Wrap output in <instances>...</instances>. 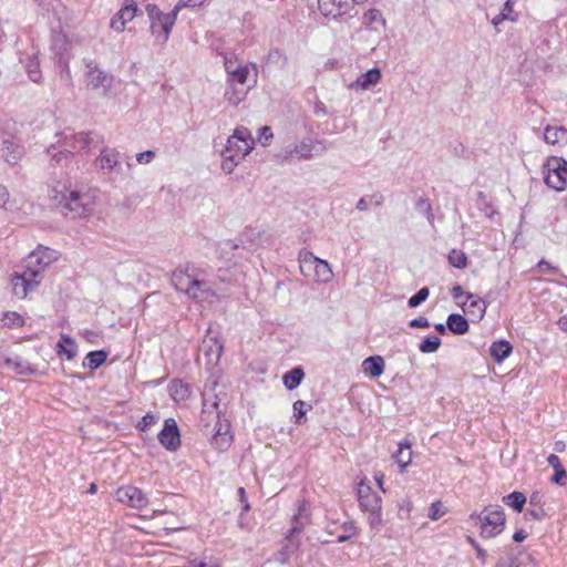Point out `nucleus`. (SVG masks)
I'll return each mask as SVG.
<instances>
[{
    "label": "nucleus",
    "mask_w": 567,
    "mask_h": 567,
    "mask_svg": "<svg viewBox=\"0 0 567 567\" xmlns=\"http://www.w3.org/2000/svg\"><path fill=\"white\" fill-rule=\"evenodd\" d=\"M52 199L60 209V213L71 219L86 217L93 210L91 196L76 190L56 193Z\"/></svg>",
    "instance_id": "f257e3e1"
},
{
    "label": "nucleus",
    "mask_w": 567,
    "mask_h": 567,
    "mask_svg": "<svg viewBox=\"0 0 567 567\" xmlns=\"http://www.w3.org/2000/svg\"><path fill=\"white\" fill-rule=\"evenodd\" d=\"M328 150L326 140L303 137L296 144L287 145L277 157L281 163L309 161L323 155Z\"/></svg>",
    "instance_id": "f03ea898"
},
{
    "label": "nucleus",
    "mask_w": 567,
    "mask_h": 567,
    "mask_svg": "<svg viewBox=\"0 0 567 567\" xmlns=\"http://www.w3.org/2000/svg\"><path fill=\"white\" fill-rule=\"evenodd\" d=\"M470 519L480 526L483 538H493L502 534L505 528L506 516L499 505H488L481 513H472Z\"/></svg>",
    "instance_id": "7ed1b4c3"
},
{
    "label": "nucleus",
    "mask_w": 567,
    "mask_h": 567,
    "mask_svg": "<svg viewBox=\"0 0 567 567\" xmlns=\"http://www.w3.org/2000/svg\"><path fill=\"white\" fill-rule=\"evenodd\" d=\"M308 518L307 504L301 502L298 506V513L293 515L291 519L292 527L286 535L285 543L280 550L275 554V561L279 564H286L290 557L299 549L301 542L296 538V535L302 533L305 528L303 519Z\"/></svg>",
    "instance_id": "20e7f679"
},
{
    "label": "nucleus",
    "mask_w": 567,
    "mask_h": 567,
    "mask_svg": "<svg viewBox=\"0 0 567 567\" xmlns=\"http://www.w3.org/2000/svg\"><path fill=\"white\" fill-rule=\"evenodd\" d=\"M544 182L556 192L565 190L567 187V161L558 156L548 157L544 164Z\"/></svg>",
    "instance_id": "39448f33"
},
{
    "label": "nucleus",
    "mask_w": 567,
    "mask_h": 567,
    "mask_svg": "<svg viewBox=\"0 0 567 567\" xmlns=\"http://www.w3.org/2000/svg\"><path fill=\"white\" fill-rule=\"evenodd\" d=\"M300 270L305 276L313 270V278L318 282H329L332 279V270L328 261L315 256L311 251H301L299 255Z\"/></svg>",
    "instance_id": "423d86ee"
},
{
    "label": "nucleus",
    "mask_w": 567,
    "mask_h": 567,
    "mask_svg": "<svg viewBox=\"0 0 567 567\" xmlns=\"http://www.w3.org/2000/svg\"><path fill=\"white\" fill-rule=\"evenodd\" d=\"M56 137L58 146L66 152L70 157H72L75 152L86 150L93 143L91 132L75 133L72 128H65L64 131L58 133Z\"/></svg>",
    "instance_id": "0eeeda50"
},
{
    "label": "nucleus",
    "mask_w": 567,
    "mask_h": 567,
    "mask_svg": "<svg viewBox=\"0 0 567 567\" xmlns=\"http://www.w3.org/2000/svg\"><path fill=\"white\" fill-rule=\"evenodd\" d=\"M203 416H207L208 419L210 416H214L217 421L220 420V416L223 414V410L215 405L214 403L203 401ZM228 424L223 425L220 422H217L215 426V434L213 436V444L216 449L220 451L227 450V447L230 445L231 436L228 435Z\"/></svg>",
    "instance_id": "6e6552de"
},
{
    "label": "nucleus",
    "mask_w": 567,
    "mask_h": 567,
    "mask_svg": "<svg viewBox=\"0 0 567 567\" xmlns=\"http://www.w3.org/2000/svg\"><path fill=\"white\" fill-rule=\"evenodd\" d=\"M58 259V251L50 248L39 247L32 251L25 259L27 275L38 277L44 269Z\"/></svg>",
    "instance_id": "1a4fd4ad"
},
{
    "label": "nucleus",
    "mask_w": 567,
    "mask_h": 567,
    "mask_svg": "<svg viewBox=\"0 0 567 567\" xmlns=\"http://www.w3.org/2000/svg\"><path fill=\"white\" fill-rule=\"evenodd\" d=\"M83 62L86 68L87 86L92 90L102 89V95H109L113 84V76L99 69L91 59H84Z\"/></svg>",
    "instance_id": "9d476101"
},
{
    "label": "nucleus",
    "mask_w": 567,
    "mask_h": 567,
    "mask_svg": "<svg viewBox=\"0 0 567 567\" xmlns=\"http://www.w3.org/2000/svg\"><path fill=\"white\" fill-rule=\"evenodd\" d=\"M255 142L247 127H237L227 140V152L236 153V156L245 157L254 148Z\"/></svg>",
    "instance_id": "9b49d317"
},
{
    "label": "nucleus",
    "mask_w": 567,
    "mask_h": 567,
    "mask_svg": "<svg viewBox=\"0 0 567 567\" xmlns=\"http://www.w3.org/2000/svg\"><path fill=\"white\" fill-rule=\"evenodd\" d=\"M116 501L135 509H143L148 504L147 496L136 486L118 487L115 492Z\"/></svg>",
    "instance_id": "f8f14e48"
},
{
    "label": "nucleus",
    "mask_w": 567,
    "mask_h": 567,
    "mask_svg": "<svg viewBox=\"0 0 567 567\" xmlns=\"http://www.w3.org/2000/svg\"><path fill=\"white\" fill-rule=\"evenodd\" d=\"M50 49L54 54L56 64L65 71L68 74L69 70V40L64 33L61 31L53 30L51 34V45Z\"/></svg>",
    "instance_id": "ddd939ff"
},
{
    "label": "nucleus",
    "mask_w": 567,
    "mask_h": 567,
    "mask_svg": "<svg viewBox=\"0 0 567 567\" xmlns=\"http://www.w3.org/2000/svg\"><path fill=\"white\" fill-rule=\"evenodd\" d=\"M318 8L321 14L327 18L337 19L343 16L353 17L354 10L350 0H318Z\"/></svg>",
    "instance_id": "4468645a"
},
{
    "label": "nucleus",
    "mask_w": 567,
    "mask_h": 567,
    "mask_svg": "<svg viewBox=\"0 0 567 567\" xmlns=\"http://www.w3.org/2000/svg\"><path fill=\"white\" fill-rule=\"evenodd\" d=\"M140 9L135 0H124L121 9L112 17L110 28L116 32H123L127 22L132 21Z\"/></svg>",
    "instance_id": "2eb2a0df"
},
{
    "label": "nucleus",
    "mask_w": 567,
    "mask_h": 567,
    "mask_svg": "<svg viewBox=\"0 0 567 567\" xmlns=\"http://www.w3.org/2000/svg\"><path fill=\"white\" fill-rule=\"evenodd\" d=\"M96 165L107 174L111 173H123V167L121 163V153L111 147H103L100 152V155L95 159Z\"/></svg>",
    "instance_id": "dca6fc26"
},
{
    "label": "nucleus",
    "mask_w": 567,
    "mask_h": 567,
    "mask_svg": "<svg viewBox=\"0 0 567 567\" xmlns=\"http://www.w3.org/2000/svg\"><path fill=\"white\" fill-rule=\"evenodd\" d=\"M157 439L168 451H176L181 446V434L174 419L169 417L164 421V426L159 431Z\"/></svg>",
    "instance_id": "f3484780"
},
{
    "label": "nucleus",
    "mask_w": 567,
    "mask_h": 567,
    "mask_svg": "<svg viewBox=\"0 0 567 567\" xmlns=\"http://www.w3.org/2000/svg\"><path fill=\"white\" fill-rule=\"evenodd\" d=\"M358 501L359 506L363 512L370 509H382V499L381 497L372 489L370 484L361 481L358 484Z\"/></svg>",
    "instance_id": "a211bd4d"
},
{
    "label": "nucleus",
    "mask_w": 567,
    "mask_h": 567,
    "mask_svg": "<svg viewBox=\"0 0 567 567\" xmlns=\"http://www.w3.org/2000/svg\"><path fill=\"white\" fill-rule=\"evenodd\" d=\"M0 157L11 165L17 164L22 157V147L10 134L0 133Z\"/></svg>",
    "instance_id": "6ab92c4d"
},
{
    "label": "nucleus",
    "mask_w": 567,
    "mask_h": 567,
    "mask_svg": "<svg viewBox=\"0 0 567 567\" xmlns=\"http://www.w3.org/2000/svg\"><path fill=\"white\" fill-rule=\"evenodd\" d=\"M13 293L23 299L27 297L30 290H33L38 287L39 281L35 280V277H31L27 275V270L22 274H14L11 279Z\"/></svg>",
    "instance_id": "aec40b11"
},
{
    "label": "nucleus",
    "mask_w": 567,
    "mask_h": 567,
    "mask_svg": "<svg viewBox=\"0 0 567 567\" xmlns=\"http://www.w3.org/2000/svg\"><path fill=\"white\" fill-rule=\"evenodd\" d=\"M177 9L178 7L173 10L172 12L167 13L165 17H162L159 20H154L151 22V30L152 33L159 37L162 34L163 42L167 41L171 30L176 21L177 18Z\"/></svg>",
    "instance_id": "412c9836"
},
{
    "label": "nucleus",
    "mask_w": 567,
    "mask_h": 567,
    "mask_svg": "<svg viewBox=\"0 0 567 567\" xmlns=\"http://www.w3.org/2000/svg\"><path fill=\"white\" fill-rule=\"evenodd\" d=\"M173 284L175 288L178 291L185 292L188 297L190 296L192 289H194V286L198 287L200 286V282L198 279L192 278L185 271H174L172 277ZM204 284H202L203 286Z\"/></svg>",
    "instance_id": "4be33fe9"
},
{
    "label": "nucleus",
    "mask_w": 567,
    "mask_h": 567,
    "mask_svg": "<svg viewBox=\"0 0 567 567\" xmlns=\"http://www.w3.org/2000/svg\"><path fill=\"white\" fill-rule=\"evenodd\" d=\"M381 80V71L378 68L370 69L365 73L360 74L357 80L351 83L350 87L354 90H368Z\"/></svg>",
    "instance_id": "5701e85b"
},
{
    "label": "nucleus",
    "mask_w": 567,
    "mask_h": 567,
    "mask_svg": "<svg viewBox=\"0 0 567 567\" xmlns=\"http://www.w3.org/2000/svg\"><path fill=\"white\" fill-rule=\"evenodd\" d=\"M528 503L530 508L527 511L526 515L536 520H542L547 516V513L544 508V494L538 491L533 492L529 496Z\"/></svg>",
    "instance_id": "b1692460"
},
{
    "label": "nucleus",
    "mask_w": 567,
    "mask_h": 567,
    "mask_svg": "<svg viewBox=\"0 0 567 567\" xmlns=\"http://www.w3.org/2000/svg\"><path fill=\"white\" fill-rule=\"evenodd\" d=\"M544 140L547 144L564 146L567 144V128L548 125L544 131Z\"/></svg>",
    "instance_id": "393cba45"
},
{
    "label": "nucleus",
    "mask_w": 567,
    "mask_h": 567,
    "mask_svg": "<svg viewBox=\"0 0 567 567\" xmlns=\"http://www.w3.org/2000/svg\"><path fill=\"white\" fill-rule=\"evenodd\" d=\"M56 353L61 357L64 355L68 360L74 359L78 353L75 340L68 334H61L56 344Z\"/></svg>",
    "instance_id": "a878e982"
},
{
    "label": "nucleus",
    "mask_w": 567,
    "mask_h": 567,
    "mask_svg": "<svg viewBox=\"0 0 567 567\" xmlns=\"http://www.w3.org/2000/svg\"><path fill=\"white\" fill-rule=\"evenodd\" d=\"M384 360L380 355H371L363 360V371L372 378L380 377L384 371Z\"/></svg>",
    "instance_id": "bb28decb"
},
{
    "label": "nucleus",
    "mask_w": 567,
    "mask_h": 567,
    "mask_svg": "<svg viewBox=\"0 0 567 567\" xmlns=\"http://www.w3.org/2000/svg\"><path fill=\"white\" fill-rule=\"evenodd\" d=\"M512 351L513 347L507 340L495 341L489 347V354L497 363L504 361Z\"/></svg>",
    "instance_id": "cd10ccee"
},
{
    "label": "nucleus",
    "mask_w": 567,
    "mask_h": 567,
    "mask_svg": "<svg viewBox=\"0 0 567 567\" xmlns=\"http://www.w3.org/2000/svg\"><path fill=\"white\" fill-rule=\"evenodd\" d=\"M446 327L451 332L458 336L465 334L470 329L466 318L458 313H451L447 317Z\"/></svg>",
    "instance_id": "c85d7f7f"
},
{
    "label": "nucleus",
    "mask_w": 567,
    "mask_h": 567,
    "mask_svg": "<svg viewBox=\"0 0 567 567\" xmlns=\"http://www.w3.org/2000/svg\"><path fill=\"white\" fill-rule=\"evenodd\" d=\"M200 284H204L203 286H194V289H192L189 298L193 300L203 302V301H210L214 297H216V292L213 289V287L205 280H199Z\"/></svg>",
    "instance_id": "c756f323"
},
{
    "label": "nucleus",
    "mask_w": 567,
    "mask_h": 567,
    "mask_svg": "<svg viewBox=\"0 0 567 567\" xmlns=\"http://www.w3.org/2000/svg\"><path fill=\"white\" fill-rule=\"evenodd\" d=\"M395 462L400 465L401 472L411 463L412 461V451L411 443L408 440H404L399 443V450L393 455Z\"/></svg>",
    "instance_id": "7c9ffc66"
},
{
    "label": "nucleus",
    "mask_w": 567,
    "mask_h": 567,
    "mask_svg": "<svg viewBox=\"0 0 567 567\" xmlns=\"http://www.w3.org/2000/svg\"><path fill=\"white\" fill-rule=\"evenodd\" d=\"M305 378V371L301 367H296L284 374L282 382L288 390H295Z\"/></svg>",
    "instance_id": "2f4dec72"
},
{
    "label": "nucleus",
    "mask_w": 567,
    "mask_h": 567,
    "mask_svg": "<svg viewBox=\"0 0 567 567\" xmlns=\"http://www.w3.org/2000/svg\"><path fill=\"white\" fill-rule=\"evenodd\" d=\"M466 299L471 300L468 306L470 315L474 316L477 320L483 319L486 312V302L471 292L466 293Z\"/></svg>",
    "instance_id": "473e14b6"
},
{
    "label": "nucleus",
    "mask_w": 567,
    "mask_h": 567,
    "mask_svg": "<svg viewBox=\"0 0 567 567\" xmlns=\"http://www.w3.org/2000/svg\"><path fill=\"white\" fill-rule=\"evenodd\" d=\"M526 496L524 493L514 491L511 494L503 497V503L512 507L515 512L520 513L526 504Z\"/></svg>",
    "instance_id": "72a5a7b5"
},
{
    "label": "nucleus",
    "mask_w": 567,
    "mask_h": 567,
    "mask_svg": "<svg viewBox=\"0 0 567 567\" xmlns=\"http://www.w3.org/2000/svg\"><path fill=\"white\" fill-rule=\"evenodd\" d=\"M106 359H107L106 351H104V350L91 351L86 354L83 364L86 365L90 370H96L102 364H104Z\"/></svg>",
    "instance_id": "f704fd0d"
},
{
    "label": "nucleus",
    "mask_w": 567,
    "mask_h": 567,
    "mask_svg": "<svg viewBox=\"0 0 567 567\" xmlns=\"http://www.w3.org/2000/svg\"><path fill=\"white\" fill-rule=\"evenodd\" d=\"M547 462L555 471L554 475L551 476V482L560 484L561 481L567 477L566 470L561 465L560 458L556 454H549Z\"/></svg>",
    "instance_id": "c9c22d12"
},
{
    "label": "nucleus",
    "mask_w": 567,
    "mask_h": 567,
    "mask_svg": "<svg viewBox=\"0 0 567 567\" xmlns=\"http://www.w3.org/2000/svg\"><path fill=\"white\" fill-rule=\"evenodd\" d=\"M169 393L175 401L185 400L189 395V389L181 380H173L169 384Z\"/></svg>",
    "instance_id": "e433bc0d"
},
{
    "label": "nucleus",
    "mask_w": 567,
    "mask_h": 567,
    "mask_svg": "<svg viewBox=\"0 0 567 567\" xmlns=\"http://www.w3.org/2000/svg\"><path fill=\"white\" fill-rule=\"evenodd\" d=\"M449 264L457 269L467 267L468 258L466 254L460 249H452L447 256Z\"/></svg>",
    "instance_id": "4c0bfd02"
},
{
    "label": "nucleus",
    "mask_w": 567,
    "mask_h": 567,
    "mask_svg": "<svg viewBox=\"0 0 567 567\" xmlns=\"http://www.w3.org/2000/svg\"><path fill=\"white\" fill-rule=\"evenodd\" d=\"M3 327L7 328H21L24 324V319L16 311H7L0 319Z\"/></svg>",
    "instance_id": "58836bf2"
},
{
    "label": "nucleus",
    "mask_w": 567,
    "mask_h": 567,
    "mask_svg": "<svg viewBox=\"0 0 567 567\" xmlns=\"http://www.w3.org/2000/svg\"><path fill=\"white\" fill-rule=\"evenodd\" d=\"M25 69L29 79L34 83H40L42 75L40 70V62L37 55H32L29 59Z\"/></svg>",
    "instance_id": "ea45409f"
},
{
    "label": "nucleus",
    "mask_w": 567,
    "mask_h": 567,
    "mask_svg": "<svg viewBox=\"0 0 567 567\" xmlns=\"http://www.w3.org/2000/svg\"><path fill=\"white\" fill-rule=\"evenodd\" d=\"M55 150H56L55 145H51L48 148V153L52 155V157H51V165L52 166H64V165H66L70 162V159H71L69 154L66 152H64L61 147H59V151L53 152Z\"/></svg>",
    "instance_id": "a19ab883"
},
{
    "label": "nucleus",
    "mask_w": 567,
    "mask_h": 567,
    "mask_svg": "<svg viewBox=\"0 0 567 567\" xmlns=\"http://www.w3.org/2000/svg\"><path fill=\"white\" fill-rule=\"evenodd\" d=\"M477 207L488 218H492L497 213L494 205L488 200L487 195L483 192L477 194Z\"/></svg>",
    "instance_id": "79ce46f5"
},
{
    "label": "nucleus",
    "mask_w": 567,
    "mask_h": 567,
    "mask_svg": "<svg viewBox=\"0 0 567 567\" xmlns=\"http://www.w3.org/2000/svg\"><path fill=\"white\" fill-rule=\"evenodd\" d=\"M442 341L439 337L430 336L423 339V341L419 344V350L422 353H433L439 350Z\"/></svg>",
    "instance_id": "37998d69"
},
{
    "label": "nucleus",
    "mask_w": 567,
    "mask_h": 567,
    "mask_svg": "<svg viewBox=\"0 0 567 567\" xmlns=\"http://www.w3.org/2000/svg\"><path fill=\"white\" fill-rule=\"evenodd\" d=\"M415 208L420 214H422L426 217L427 221L431 225L434 224V214H433L432 205L427 198H425V197L419 198L415 203Z\"/></svg>",
    "instance_id": "c03bdc74"
},
{
    "label": "nucleus",
    "mask_w": 567,
    "mask_h": 567,
    "mask_svg": "<svg viewBox=\"0 0 567 567\" xmlns=\"http://www.w3.org/2000/svg\"><path fill=\"white\" fill-rule=\"evenodd\" d=\"M267 62L284 69L287 65L288 59L280 49L275 48L268 52Z\"/></svg>",
    "instance_id": "a18cd8bd"
},
{
    "label": "nucleus",
    "mask_w": 567,
    "mask_h": 567,
    "mask_svg": "<svg viewBox=\"0 0 567 567\" xmlns=\"http://www.w3.org/2000/svg\"><path fill=\"white\" fill-rule=\"evenodd\" d=\"M226 71L230 76V80L239 84H245L249 74L247 66H238L235 70L230 69V65L226 63Z\"/></svg>",
    "instance_id": "49530a36"
},
{
    "label": "nucleus",
    "mask_w": 567,
    "mask_h": 567,
    "mask_svg": "<svg viewBox=\"0 0 567 567\" xmlns=\"http://www.w3.org/2000/svg\"><path fill=\"white\" fill-rule=\"evenodd\" d=\"M362 23L368 28H372L374 23H381L382 25H384L385 20L383 19L380 10L370 9L363 14Z\"/></svg>",
    "instance_id": "de8ad7c7"
},
{
    "label": "nucleus",
    "mask_w": 567,
    "mask_h": 567,
    "mask_svg": "<svg viewBox=\"0 0 567 567\" xmlns=\"http://www.w3.org/2000/svg\"><path fill=\"white\" fill-rule=\"evenodd\" d=\"M217 381H213L212 383H206L202 393L203 401L214 403L219 406V402H217Z\"/></svg>",
    "instance_id": "09e8293b"
},
{
    "label": "nucleus",
    "mask_w": 567,
    "mask_h": 567,
    "mask_svg": "<svg viewBox=\"0 0 567 567\" xmlns=\"http://www.w3.org/2000/svg\"><path fill=\"white\" fill-rule=\"evenodd\" d=\"M292 409H293V415L296 417V423L301 424L302 423L301 419L305 417L307 411L311 410L312 406L302 400H297L293 403Z\"/></svg>",
    "instance_id": "8fccbe9b"
},
{
    "label": "nucleus",
    "mask_w": 567,
    "mask_h": 567,
    "mask_svg": "<svg viewBox=\"0 0 567 567\" xmlns=\"http://www.w3.org/2000/svg\"><path fill=\"white\" fill-rule=\"evenodd\" d=\"M430 295V290L427 287L421 288L415 295H413L409 301L408 305L410 308H416L422 302H424Z\"/></svg>",
    "instance_id": "3c124183"
},
{
    "label": "nucleus",
    "mask_w": 567,
    "mask_h": 567,
    "mask_svg": "<svg viewBox=\"0 0 567 567\" xmlns=\"http://www.w3.org/2000/svg\"><path fill=\"white\" fill-rule=\"evenodd\" d=\"M367 512L369 513L368 522L370 527L373 529H379L382 525L381 509H370Z\"/></svg>",
    "instance_id": "603ef678"
},
{
    "label": "nucleus",
    "mask_w": 567,
    "mask_h": 567,
    "mask_svg": "<svg viewBox=\"0 0 567 567\" xmlns=\"http://www.w3.org/2000/svg\"><path fill=\"white\" fill-rule=\"evenodd\" d=\"M501 13H506V20H509L512 22H516L518 19V14L514 13V2L513 0H506L503 4Z\"/></svg>",
    "instance_id": "864d4df0"
},
{
    "label": "nucleus",
    "mask_w": 567,
    "mask_h": 567,
    "mask_svg": "<svg viewBox=\"0 0 567 567\" xmlns=\"http://www.w3.org/2000/svg\"><path fill=\"white\" fill-rule=\"evenodd\" d=\"M156 422H157V416L152 413H147L137 423V429L141 431H146L151 426H153Z\"/></svg>",
    "instance_id": "5fc2aeb1"
},
{
    "label": "nucleus",
    "mask_w": 567,
    "mask_h": 567,
    "mask_svg": "<svg viewBox=\"0 0 567 567\" xmlns=\"http://www.w3.org/2000/svg\"><path fill=\"white\" fill-rule=\"evenodd\" d=\"M146 12L150 18V21L159 20L162 17H165L167 13L162 12L156 4L148 3L146 6Z\"/></svg>",
    "instance_id": "6e6d98bb"
},
{
    "label": "nucleus",
    "mask_w": 567,
    "mask_h": 567,
    "mask_svg": "<svg viewBox=\"0 0 567 567\" xmlns=\"http://www.w3.org/2000/svg\"><path fill=\"white\" fill-rule=\"evenodd\" d=\"M444 515V511H442V503L435 502L432 503L429 509V518L432 520H437Z\"/></svg>",
    "instance_id": "4d7b16f0"
},
{
    "label": "nucleus",
    "mask_w": 567,
    "mask_h": 567,
    "mask_svg": "<svg viewBox=\"0 0 567 567\" xmlns=\"http://www.w3.org/2000/svg\"><path fill=\"white\" fill-rule=\"evenodd\" d=\"M467 542L471 544L474 550H476L477 558L484 564L487 557L485 549H483L472 536H467Z\"/></svg>",
    "instance_id": "13d9d810"
},
{
    "label": "nucleus",
    "mask_w": 567,
    "mask_h": 567,
    "mask_svg": "<svg viewBox=\"0 0 567 567\" xmlns=\"http://www.w3.org/2000/svg\"><path fill=\"white\" fill-rule=\"evenodd\" d=\"M233 280L234 279H233L231 275L229 274L228 269L219 268L214 284L216 285L217 281L230 284V282H233Z\"/></svg>",
    "instance_id": "bf43d9fd"
},
{
    "label": "nucleus",
    "mask_w": 567,
    "mask_h": 567,
    "mask_svg": "<svg viewBox=\"0 0 567 567\" xmlns=\"http://www.w3.org/2000/svg\"><path fill=\"white\" fill-rule=\"evenodd\" d=\"M155 157V152L154 151H145V152H142V153H138L136 155V161L140 163V164H148L151 163Z\"/></svg>",
    "instance_id": "052dcab7"
},
{
    "label": "nucleus",
    "mask_w": 567,
    "mask_h": 567,
    "mask_svg": "<svg viewBox=\"0 0 567 567\" xmlns=\"http://www.w3.org/2000/svg\"><path fill=\"white\" fill-rule=\"evenodd\" d=\"M409 326L411 328H429L430 327V321L426 317H417V318H414L412 319L410 322H409Z\"/></svg>",
    "instance_id": "680f3d73"
},
{
    "label": "nucleus",
    "mask_w": 567,
    "mask_h": 567,
    "mask_svg": "<svg viewBox=\"0 0 567 567\" xmlns=\"http://www.w3.org/2000/svg\"><path fill=\"white\" fill-rule=\"evenodd\" d=\"M274 137L272 131L270 126H262L259 128V138L265 140L262 143L264 145H267V142L270 141Z\"/></svg>",
    "instance_id": "e2e57ef3"
},
{
    "label": "nucleus",
    "mask_w": 567,
    "mask_h": 567,
    "mask_svg": "<svg viewBox=\"0 0 567 567\" xmlns=\"http://www.w3.org/2000/svg\"><path fill=\"white\" fill-rule=\"evenodd\" d=\"M14 370L17 371V373L23 375L32 374L34 372V369L30 368L29 365H24L21 362H14Z\"/></svg>",
    "instance_id": "0e129e2a"
},
{
    "label": "nucleus",
    "mask_w": 567,
    "mask_h": 567,
    "mask_svg": "<svg viewBox=\"0 0 567 567\" xmlns=\"http://www.w3.org/2000/svg\"><path fill=\"white\" fill-rule=\"evenodd\" d=\"M238 495H239V499L243 504V513L248 512L250 509V505L248 503L246 491L244 487L238 488Z\"/></svg>",
    "instance_id": "69168bd1"
},
{
    "label": "nucleus",
    "mask_w": 567,
    "mask_h": 567,
    "mask_svg": "<svg viewBox=\"0 0 567 567\" xmlns=\"http://www.w3.org/2000/svg\"><path fill=\"white\" fill-rule=\"evenodd\" d=\"M496 567H518V564L515 558H501L497 561Z\"/></svg>",
    "instance_id": "338daca9"
},
{
    "label": "nucleus",
    "mask_w": 567,
    "mask_h": 567,
    "mask_svg": "<svg viewBox=\"0 0 567 567\" xmlns=\"http://www.w3.org/2000/svg\"><path fill=\"white\" fill-rule=\"evenodd\" d=\"M9 192L6 186L0 185V208H6L7 203L9 202Z\"/></svg>",
    "instance_id": "774afa93"
}]
</instances>
